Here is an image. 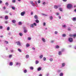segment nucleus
Wrapping results in <instances>:
<instances>
[{
  "label": "nucleus",
  "mask_w": 76,
  "mask_h": 76,
  "mask_svg": "<svg viewBox=\"0 0 76 76\" xmlns=\"http://www.w3.org/2000/svg\"><path fill=\"white\" fill-rule=\"evenodd\" d=\"M72 7H73V6L72 5V4H67V7L68 9H70L72 8Z\"/></svg>",
  "instance_id": "obj_1"
},
{
  "label": "nucleus",
  "mask_w": 76,
  "mask_h": 76,
  "mask_svg": "<svg viewBox=\"0 0 76 76\" xmlns=\"http://www.w3.org/2000/svg\"><path fill=\"white\" fill-rule=\"evenodd\" d=\"M34 26H37V23H34L33 24H32L30 25V28H34Z\"/></svg>",
  "instance_id": "obj_2"
},
{
  "label": "nucleus",
  "mask_w": 76,
  "mask_h": 76,
  "mask_svg": "<svg viewBox=\"0 0 76 76\" xmlns=\"http://www.w3.org/2000/svg\"><path fill=\"white\" fill-rule=\"evenodd\" d=\"M16 44H17V45H18L19 46H21V44L20 43V42L19 41H17L16 42Z\"/></svg>",
  "instance_id": "obj_3"
},
{
  "label": "nucleus",
  "mask_w": 76,
  "mask_h": 76,
  "mask_svg": "<svg viewBox=\"0 0 76 76\" xmlns=\"http://www.w3.org/2000/svg\"><path fill=\"white\" fill-rule=\"evenodd\" d=\"M30 4H31L32 5V6H33L34 7L35 5V4H34V2H33V1H30Z\"/></svg>",
  "instance_id": "obj_4"
},
{
  "label": "nucleus",
  "mask_w": 76,
  "mask_h": 76,
  "mask_svg": "<svg viewBox=\"0 0 76 76\" xmlns=\"http://www.w3.org/2000/svg\"><path fill=\"white\" fill-rule=\"evenodd\" d=\"M68 39L70 42H73V38H69Z\"/></svg>",
  "instance_id": "obj_5"
},
{
  "label": "nucleus",
  "mask_w": 76,
  "mask_h": 76,
  "mask_svg": "<svg viewBox=\"0 0 76 76\" xmlns=\"http://www.w3.org/2000/svg\"><path fill=\"white\" fill-rule=\"evenodd\" d=\"M25 12L23 11V12H21L20 15L22 16H23L24 15H25Z\"/></svg>",
  "instance_id": "obj_6"
},
{
  "label": "nucleus",
  "mask_w": 76,
  "mask_h": 76,
  "mask_svg": "<svg viewBox=\"0 0 76 76\" xmlns=\"http://www.w3.org/2000/svg\"><path fill=\"white\" fill-rule=\"evenodd\" d=\"M66 66V63H63L61 64V67H64Z\"/></svg>",
  "instance_id": "obj_7"
},
{
  "label": "nucleus",
  "mask_w": 76,
  "mask_h": 76,
  "mask_svg": "<svg viewBox=\"0 0 76 76\" xmlns=\"http://www.w3.org/2000/svg\"><path fill=\"white\" fill-rule=\"evenodd\" d=\"M49 18L50 20H53V17L52 16H50L49 17Z\"/></svg>",
  "instance_id": "obj_8"
},
{
  "label": "nucleus",
  "mask_w": 76,
  "mask_h": 76,
  "mask_svg": "<svg viewBox=\"0 0 76 76\" xmlns=\"http://www.w3.org/2000/svg\"><path fill=\"white\" fill-rule=\"evenodd\" d=\"M42 41L43 42H45L46 41H45V39L44 38H42Z\"/></svg>",
  "instance_id": "obj_9"
},
{
  "label": "nucleus",
  "mask_w": 76,
  "mask_h": 76,
  "mask_svg": "<svg viewBox=\"0 0 76 76\" xmlns=\"http://www.w3.org/2000/svg\"><path fill=\"white\" fill-rule=\"evenodd\" d=\"M16 66H18V65L19 66H20V63L18 62H16Z\"/></svg>",
  "instance_id": "obj_10"
},
{
  "label": "nucleus",
  "mask_w": 76,
  "mask_h": 76,
  "mask_svg": "<svg viewBox=\"0 0 76 76\" xmlns=\"http://www.w3.org/2000/svg\"><path fill=\"white\" fill-rule=\"evenodd\" d=\"M13 63L12 62H10L9 63V66H13Z\"/></svg>",
  "instance_id": "obj_11"
},
{
  "label": "nucleus",
  "mask_w": 76,
  "mask_h": 76,
  "mask_svg": "<svg viewBox=\"0 0 76 76\" xmlns=\"http://www.w3.org/2000/svg\"><path fill=\"white\" fill-rule=\"evenodd\" d=\"M26 58H29V55H26L25 57Z\"/></svg>",
  "instance_id": "obj_12"
},
{
  "label": "nucleus",
  "mask_w": 76,
  "mask_h": 76,
  "mask_svg": "<svg viewBox=\"0 0 76 76\" xmlns=\"http://www.w3.org/2000/svg\"><path fill=\"white\" fill-rule=\"evenodd\" d=\"M72 20L74 22H76V17H74L72 18Z\"/></svg>",
  "instance_id": "obj_13"
},
{
  "label": "nucleus",
  "mask_w": 76,
  "mask_h": 76,
  "mask_svg": "<svg viewBox=\"0 0 76 76\" xmlns=\"http://www.w3.org/2000/svg\"><path fill=\"white\" fill-rule=\"evenodd\" d=\"M59 6L55 5L54 6V8L56 9H57L58 7Z\"/></svg>",
  "instance_id": "obj_14"
},
{
  "label": "nucleus",
  "mask_w": 76,
  "mask_h": 76,
  "mask_svg": "<svg viewBox=\"0 0 76 76\" xmlns=\"http://www.w3.org/2000/svg\"><path fill=\"white\" fill-rule=\"evenodd\" d=\"M58 55H59V56H61V55H62V53L61 52V51H59L58 52Z\"/></svg>",
  "instance_id": "obj_15"
},
{
  "label": "nucleus",
  "mask_w": 76,
  "mask_h": 76,
  "mask_svg": "<svg viewBox=\"0 0 76 76\" xmlns=\"http://www.w3.org/2000/svg\"><path fill=\"white\" fill-rule=\"evenodd\" d=\"M16 22V20H12V23H15Z\"/></svg>",
  "instance_id": "obj_16"
},
{
  "label": "nucleus",
  "mask_w": 76,
  "mask_h": 76,
  "mask_svg": "<svg viewBox=\"0 0 76 76\" xmlns=\"http://www.w3.org/2000/svg\"><path fill=\"white\" fill-rule=\"evenodd\" d=\"M41 70V67H39L37 69V71H39Z\"/></svg>",
  "instance_id": "obj_17"
},
{
  "label": "nucleus",
  "mask_w": 76,
  "mask_h": 76,
  "mask_svg": "<svg viewBox=\"0 0 76 76\" xmlns=\"http://www.w3.org/2000/svg\"><path fill=\"white\" fill-rule=\"evenodd\" d=\"M8 16H7V15L5 16V19H6V20H7V19H8Z\"/></svg>",
  "instance_id": "obj_18"
},
{
  "label": "nucleus",
  "mask_w": 76,
  "mask_h": 76,
  "mask_svg": "<svg viewBox=\"0 0 76 76\" xmlns=\"http://www.w3.org/2000/svg\"><path fill=\"white\" fill-rule=\"evenodd\" d=\"M34 18L36 19H38V16L37 15H34Z\"/></svg>",
  "instance_id": "obj_19"
},
{
  "label": "nucleus",
  "mask_w": 76,
  "mask_h": 76,
  "mask_svg": "<svg viewBox=\"0 0 76 76\" xmlns=\"http://www.w3.org/2000/svg\"><path fill=\"white\" fill-rule=\"evenodd\" d=\"M28 32V30L27 29H25L24 30V32L25 33H26Z\"/></svg>",
  "instance_id": "obj_20"
},
{
  "label": "nucleus",
  "mask_w": 76,
  "mask_h": 76,
  "mask_svg": "<svg viewBox=\"0 0 76 76\" xmlns=\"http://www.w3.org/2000/svg\"><path fill=\"white\" fill-rule=\"evenodd\" d=\"M12 57V55H9V56L8 57V58H11Z\"/></svg>",
  "instance_id": "obj_21"
},
{
  "label": "nucleus",
  "mask_w": 76,
  "mask_h": 76,
  "mask_svg": "<svg viewBox=\"0 0 76 76\" xmlns=\"http://www.w3.org/2000/svg\"><path fill=\"white\" fill-rule=\"evenodd\" d=\"M55 47L57 49H58L59 48H60V46L58 45H56V46Z\"/></svg>",
  "instance_id": "obj_22"
},
{
  "label": "nucleus",
  "mask_w": 76,
  "mask_h": 76,
  "mask_svg": "<svg viewBox=\"0 0 76 76\" xmlns=\"http://www.w3.org/2000/svg\"><path fill=\"white\" fill-rule=\"evenodd\" d=\"M30 46V45H29V44L28 43H27L26 45V47H29Z\"/></svg>",
  "instance_id": "obj_23"
},
{
  "label": "nucleus",
  "mask_w": 76,
  "mask_h": 76,
  "mask_svg": "<svg viewBox=\"0 0 76 76\" xmlns=\"http://www.w3.org/2000/svg\"><path fill=\"white\" fill-rule=\"evenodd\" d=\"M35 22L37 23H39V20H35Z\"/></svg>",
  "instance_id": "obj_24"
},
{
  "label": "nucleus",
  "mask_w": 76,
  "mask_h": 76,
  "mask_svg": "<svg viewBox=\"0 0 76 76\" xmlns=\"http://www.w3.org/2000/svg\"><path fill=\"white\" fill-rule=\"evenodd\" d=\"M4 42H5V44H9V42H8V41H5Z\"/></svg>",
  "instance_id": "obj_25"
},
{
  "label": "nucleus",
  "mask_w": 76,
  "mask_h": 76,
  "mask_svg": "<svg viewBox=\"0 0 76 76\" xmlns=\"http://www.w3.org/2000/svg\"><path fill=\"white\" fill-rule=\"evenodd\" d=\"M43 57V55H41L39 56V58H40L41 59Z\"/></svg>",
  "instance_id": "obj_26"
},
{
  "label": "nucleus",
  "mask_w": 76,
  "mask_h": 76,
  "mask_svg": "<svg viewBox=\"0 0 76 76\" xmlns=\"http://www.w3.org/2000/svg\"><path fill=\"white\" fill-rule=\"evenodd\" d=\"M5 4L7 6H9V3L7 2H6Z\"/></svg>",
  "instance_id": "obj_27"
},
{
  "label": "nucleus",
  "mask_w": 76,
  "mask_h": 76,
  "mask_svg": "<svg viewBox=\"0 0 76 76\" xmlns=\"http://www.w3.org/2000/svg\"><path fill=\"white\" fill-rule=\"evenodd\" d=\"M23 72L25 73H27V70H26V69H25L24 70Z\"/></svg>",
  "instance_id": "obj_28"
},
{
  "label": "nucleus",
  "mask_w": 76,
  "mask_h": 76,
  "mask_svg": "<svg viewBox=\"0 0 76 76\" xmlns=\"http://www.w3.org/2000/svg\"><path fill=\"white\" fill-rule=\"evenodd\" d=\"M30 69L31 70H34V67L33 66L30 67Z\"/></svg>",
  "instance_id": "obj_29"
},
{
  "label": "nucleus",
  "mask_w": 76,
  "mask_h": 76,
  "mask_svg": "<svg viewBox=\"0 0 76 76\" xmlns=\"http://www.w3.org/2000/svg\"><path fill=\"white\" fill-rule=\"evenodd\" d=\"M38 63H39V61L37 60L36 61V64H38Z\"/></svg>",
  "instance_id": "obj_30"
},
{
  "label": "nucleus",
  "mask_w": 76,
  "mask_h": 76,
  "mask_svg": "<svg viewBox=\"0 0 76 76\" xmlns=\"http://www.w3.org/2000/svg\"><path fill=\"white\" fill-rule=\"evenodd\" d=\"M19 35H20L21 37H22V36H23V34L22 33H19Z\"/></svg>",
  "instance_id": "obj_31"
},
{
  "label": "nucleus",
  "mask_w": 76,
  "mask_h": 76,
  "mask_svg": "<svg viewBox=\"0 0 76 76\" xmlns=\"http://www.w3.org/2000/svg\"><path fill=\"white\" fill-rule=\"evenodd\" d=\"M18 51H19V52H20V53H21V52H22V50H21V49H18Z\"/></svg>",
  "instance_id": "obj_32"
},
{
  "label": "nucleus",
  "mask_w": 76,
  "mask_h": 76,
  "mask_svg": "<svg viewBox=\"0 0 76 76\" xmlns=\"http://www.w3.org/2000/svg\"><path fill=\"white\" fill-rule=\"evenodd\" d=\"M43 25L45 26V25H46V23L45 22L43 23Z\"/></svg>",
  "instance_id": "obj_33"
},
{
  "label": "nucleus",
  "mask_w": 76,
  "mask_h": 76,
  "mask_svg": "<svg viewBox=\"0 0 76 76\" xmlns=\"http://www.w3.org/2000/svg\"><path fill=\"white\" fill-rule=\"evenodd\" d=\"M61 52H64V51H65V49L64 48L62 49L61 50Z\"/></svg>",
  "instance_id": "obj_34"
},
{
  "label": "nucleus",
  "mask_w": 76,
  "mask_h": 76,
  "mask_svg": "<svg viewBox=\"0 0 76 76\" xmlns=\"http://www.w3.org/2000/svg\"><path fill=\"white\" fill-rule=\"evenodd\" d=\"M42 4H43V5L45 6V4H46V2H44L42 3Z\"/></svg>",
  "instance_id": "obj_35"
},
{
  "label": "nucleus",
  "mask_w": 76,
  "mask_h": 76,
  "mask_svg": "<svg viewBox=\"0 0 76 76\" xmlns=\"http://www.w3.org/2000/svg\"><path fill=\"white\" fill-rule=\"evenodd\" d=\"M60 76H63V73H61L60 75Z\"/></svg>",
  "instance_id": "obj_36"
},
{
  "label": "nucleus",
  "mask_w": 76,
  "mask_h": 76,
  "mask_svg": "<svg viewBox=\"0 0 76 76\" xmlns=\"http://www.w3.org/2000/svg\"><path fill=\"white\" fill-rule=\"evenodd\" d=\"M12 10H15V7H12Z\"/></svg>",
  "instance_id": "obj_37"
},
{
  "label": "nucleus",
  "mask_w": 76,
  "mask_h": 76,
  "mask_svg": "<svg viewBox=\"0 0 76 76\" xmlns=\"http://www.w3.org/2000/svg\"><path fill=\"white\" fill-rule=\"evenodd\" d=\"M66 36V34H64L62 35V37H65Z\"/></svg>",
  "instance_id": "obj_38"
},
{
  "label": "nucleus",
  "mask_w": 76,
  "mask_h": 76,
  "mask_svg": "<svg viewBox=\"0 0 76 76\" xmlns=\"http://www.w3.org/2000/svg\"><path fill=\"white\" fill-rule=\"evenodd\" d=\"M18 24L19 25H22V22L20 21L18 23Z\"/></svg>",
  "instance_id": "obj_39"
},
{
  "label": "nucleus",
  "mask_w": 76,
  "mask_h": 76,
  "mask_svg": "<svg viewBox=\"0 0 76 76\" xmlns=\"http://www.w3.org/2000/svg\"><path fill=\"white\" fill-rule=\"evenodd\" d=\"M56 16H58V15H60V13H58V12H57L56 13Z\"/></svg>",
  "instance_id": "obj_40"
},
{
  "label": "nucleus",
  "mask_w": 76,
  "mask_h": 76,
  "mask_svg": "<svg viewBox=\"0 0 76 76\" xmlns=\"http://www.w3.org/2000/svg\"><path fill=\"white\" fill-rule=\"evenodd\" d=\"M27 39H28V40L29 41L31 39V38L30 37H28Z\"/></svg>",
  "instance_id": "obj_41"
},
{
  "label": "nucleus",
  "mask_w": 76,
  "mask_h": 76,
  "mask_svg": "<svg viewBox=\"0 0 76 76\" xmlns=\"http://www.w3.org/2000/svg\"><path fill=\"white\" fill-rule=\"evenodd\" d=\"M49 60L50 61H53V59L52 58H50L49 59Z\"/></svg>",
  "instance_id": "obj_42"
},
{
  "label": "nucleus",
  "mask_w": 76,
  "mask_h": 76,
  "mask_svg": "<svg viewBox=\"0 0 76 76\" xmlns=\"http://www.w3.org/2000/svg\"><path fill=\"white\" fill-rule=\"evenodd\" d=\"M12 3H15L16 2V0H12Z\"/></svg>",
  "instance_id": "obj_43"
},
{
  "label": "nucleus",
  "mask_w": 76,
  "mask_h": 76,
  "mask_svg": "<svg viewBox=\"0 0 76 76\" xmlns=\"http://www.w3.org/2000/svg\"><path fill=\"white\" fill-rule=\"evenodd\" d=\"M62 26L64 28H66V25H63Z\"/></svg>",
  "instance_id": "obj_44"
},
{
  "label": "nucleus",
  "mask_w": 76,
  "mask_h": 76,
  "mask_svg": "<svg viewBox=\"0 0 76 76\" xmlns=\"http://www.w3.org/2000/svg\"><path fill=\"white\" fill-rule=\"evenodd\" d=\"M10 30V27H8L7 28V31H9Z\"/></svg>",
  "instance_id": "obj_45"
},
{
  "label": "nucleus",
  "mask_w": 76,
  "mask_h": 76,
  "mask_svg": "<svg viewBox=\"0 0 76 76\" xmlns=\"http://www.w3.org/2000/svg\"><path fill=\"white\" fill-rule=\"evenodd\" d=\"M42 15H43L44 16H47V15L45 14H42Z\"/></svg>",
  "instance_id": "obj_46"
},
{
  "label": "nucleus",
  "mask_w": 76,
  "mask_h": 76,
  "mask_svg": "<svg viewBox=\"0 0 76 76\" xmlns=\"http://www.w3.org/2000/svg\"><path fill=\"white\" fill-rule=\"evenodd\" d=\"M55 34H58V31H56L55 32Z\"/></svg>",
  "instance_id": "obj_47"
},
{
  "label": "nucleus",
  "mask_w": 76,
  "mask_h": 76,
  "mask_svg": "<svg viewBox=\"0 0 76 76\" xmlns=\"http://www.w3.org/2000/svg\"><path fill=\"white\" fill-rule=\"evenodd\" d=\"M43 60L44 61H46V58L45 57L43 58Z\"/></svg>",
  "instance_id": "obj_48"
},
{
  "label": "nucleus",
  "mask_w": 76,
  "mask_h": 76,
  "mask_svg": "<svg viewBox=\"0 0 76 76\" xmlns=\"http://www.w3.org/2000/svg\"><path fill=\"white\" fill-rule=\"evenodd\" d=\"M2 28H3V26H0V29H2Z\"/></svg>",
  "instance_id": "obj_49"
},
{
  "label": "nucleus",
  "mask_w": 76,
  "mask_h": 76,
  "mask_svg": "<svg viewBox=\"0 0 76 76\" xmlns=\"http://www.w3.org/2000/svg\"><path fill=\"white\" fill-rule=\"evenodd\" d=\"M5 12L6 13H9V11H5Z\"/></svg>",
  "instance_id": "obj_50"
},
{
  "label": "nucleus",
  "mask_w": 76,
  "mask_h": 76,
  "mask_svg": "<svg viewBox=\"0 0 76 76\" xmlns=\"http://www.w3.org/2000/svg\"><path fill=\"white\" fill-rule=\"evenodd\" d=\"M59 10L60 11H61V12H62V8H60Z\"/></svg>",
  "instance_id": "obj_51"
},
{
  "label": "nucleus",
  "mask_w": 76,
  "mask_h": 76,
  "mask_svg": "<svg viewBox=\"0 0 76 76\" xmlns=\"http://www.w3.org/2000/svg\"><path fill=\"white\" fill-rule=\"evenodd\" d=\"M38 3H41V1H40V0H39L38 1Z\"/></svg>",
  "instance_id": "obj_52"
},
{
  "label": "nucleus",
  "mask_w": 76,
  "mask_h": 76,
  "mask_svg": "<svg viewBox=\"0 0 76 76\" xmlns=\"http://www.w3.org/2000/svg\"><path fill=\"white\" fill-rule=\"evenodd\" d=\"M68 31H70V30H71V28H68Z\"/></svg>",
  "instance_id": "obj_53"
},
{
  "label": "nucleus",
  "mask_w": 76,
  "mask_h": 76,
  "mask_svg": "<svg viewBox=\"0 0 76 76\" xmlns=\"http://www.w3.org/2000/svg\"><path fill=\"white\" fill-rule=\"evenodd\" d=\"M3 8L4 10H6V8L5 7H4Z\"/></svg>",
  "instance_id": "obj_54"
},
{
  "label": "nucleus",
  "mask_w": 76,
  "mask_h": 76,
  "mask_svg": "<svg viewBox=\"0 0 76 76\" xmlns=\"http://www.w3.org/2000/svg\"><path fill=\"white\" fill-rule=\"evenodd\" d=\"M58 72L59 73H60V72H61V70H58Z\"/></svg>",
  "instance_id": "obj_55"
},
{
  "label": "nucleus",
  "mask_w": 76,
  "mask_h": 76,
  "mask_svg": "<svg viewBox=\"0 0 76 76\" xmlns=\"http://www.w3.org/2000/svg\"><path fill=\"white\" fill-rule=\"evenodd\" d=\"M33 12H31V15H33Z\"/></svg>",
  "instance_id": "obj_56"
},
{
  "label": "nucleus",
  "mask_w": 76,
  "mask_h": 76,
  "mask_svg": "<svg viewBox=\"0 0 76 76\" xmlns=\"http://www.w3.org/2000/svg\"><path fill=\"white\" fill-rule=\"evenodd\" d=\"M73 37H76V34H74L73 35Z\"/></svg>",
  "instance_id": "obj_57"
},
{
  "label": "nucleus",
  "mask_w": 76,
  "mask_h": 76,
  "mask_svg": "<svg viewBox=\"0 0 76 76\" xmlns=\"http://www.w3.org/2000/svg\"><path fill=\"white\" fill-rule=\"evenodd\" d=\"M32 49H33V50H35V48H32Z\"/></svg>",
  "instance_id": "obj_58"
},
{
  "label": "nucleus",
  "mask_w": 76,
  "mask_h": 76,
  "mask_svg": "<svg viewBox=\"0 0 76 76\" xmlns=\"http://www.w3.org/2000/svg\"><path fill=\"white\" fill-rule=\"evenodd\" d=\"M63 1L64 2H66V1H67V0H63Z\"/></svg>",
  "instance_id": "obj_59"
},
{
  "label": "nucleus",
  "mask_w": 76,
  "mask_h": 76,
  "mask_svg": "<svg viewBox=\"0 0 76 76\" xmlns=\"http://www.w3.org/2000/svg\"><path fill=\"white\" fill-rule=\"evenodd\" d=\"M49 76V73H48L46 74V76Z\"/></svg>",
  "instance_id": "obj_60"
},
{
  "label": "nucleus",
  "mask_w": 76,
  "mask_h": 76,
  "mask_svg": "<svg viewBox=\"0 0 76 76\" xmlns=\"http://www.w3.org/2000/svg\"><path fill=\"white\" fill-rule=\"evenodd\" d=\"M5 23H8V21H6L5 22Z\"/></svg>",
  "instance_id": "obj_61"
},
{
  "label": "nucleus",
  "mask_w": 76,
  "mask_h": 76,
  "mask_svg": "<svg viewBox=\"0 0 76 76\" xmlns=\"http://www.w3.org/2000/svg\"><path fill=\"white\" fill-rule=\"evenodd\" d=\"M35 3L36 4H37V1H35Z\"/></svg>",
  "instance_id": "obj_62"
},
{
  "label": "nucleus",
  "mask_w": 76,
  "mask_h": 76,
  "mask_svg": "<svg viewBox=\"0 0 76 76\" xmlns=\"http://www.w3.org/2000/svg\"><path fill=\"white\" fill-rule=\"evenodd\" d=\"M2 3V1L1 0H0V4H1Z\"/></svg>",
  "instance_id": "obj_63"
},
{
  "label": "nucleus",
  "mask_w": 76,
  "mask_h": 76,
  "mask_svg": "<svg viewBox=\"0 0 76 76\" xmlns=\"http://www.w3.org/2000/svg\"><path fill=\"white\" fill-rule=\"evenodd\" d=\"M74 48L75 49V50H76V46L74 47Z\"/></svg>",
  "instance_id": "obj_64"
}]
</instances>
